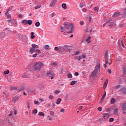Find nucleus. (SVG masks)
<instances>
[{"label": "nucleus", "mask_w": 126, "mask_h": 126, "mask_svg": "<svg viewBox=\"0 0 126 126\" xmlns=\"http://www.w3.org/2000/svg\"><path fill=\"white\" fill-rule=\"evenodd\" d=\"M91 36H88V37L86 39V42H87V43L88 44H89V43H91Z\"/></svg>", "instance_id": "16"}, {"label": "nucleus", "mask_w": 126, "mask_h": 126, "mask_svg": "<svg viewBox=\"0 0 126 126\" xmlns=\"http://www.w3.org/2000/svg\"><path fill=\"white\" fill-rule=\"evenodd\" d=\"M50 114L51 116H54V115H55V112L53 111H50Z\"/></svg>", "instance_id": "39"}, {"label": "nucleus", "mask_w": 126, "mask_h": 126, "mask_svg": "<svg viewBox=\"0 0 126 126\" xmlns=\"http://www.w3.org/2000/svg\"><path fill=\"white\" fill-rule=\"evenodd\" d=\"M80 24L81 25H83V24H84V22H83V21H81V22H80Z\"/></svg>", "instance_id": "61"}, {"label": "nucleus", "mask_w": 126, "mask_h": 126, "mask_svg": "<svg viewBox=\"0 0 126 126\" xmlns=\"http://www.w3.org/2000/svg\"><path fill=\"white\" fill-rule=\"evenodd\" d=\"M123 70H124V72H126V66H123Z\"/></svg>", "instance_id": "47"}, {"label": "nucleus", "mask_w": 126, "mask_h": 126, "mask_svg": "<svg viewBox=\"0 0 126 126\" xmlns=\"http://www.w3.org/2000/svg\"><path fill=\"white\" fill-rule=\"evenodd\" d=\"M74 28V25H73V24L65 22L63 24V27H61V32H64V30H69L70 29V31L67 33L68 34H70L73 32Z\"/></svg>", "instance_id": "1"}, {"label": "nucleus", "mask_w": 126, "mask_h": 126, "mask_svg": "<svg viewBox=\"0 0 126 126\" xmlns=\"http://www.w3.org/2000/svg\"><path fill=\"white\" fill-rule=\"evenodd\" d=\"M102 117L104 119V120H108L109 119V117H110V114H109L108 113H103L102 114Z\"/></svg>", "instance_id": "8"}, {"label": "nucleus", "mask_w": 126, "mask_h": 126, "mask_svg": "<svg viewBox=\"0 0 126 126\" xmlns=\"http://www.w3.org/2000/svg\"><path fill=\"white\" fill-rule=\"evenodd\" d=\"M109 122H110V123H112V122H114V118H110V119H109Z\"/></svg>", "instance_id": "51"}, {"label": "nucleus", "mask_w": 126, "mask_h": 126, "mask_svg": "<svg viewBox=\"0 0 126 126\" xmlns=\"http://www.w3.org/2000/svg\"><path fill=\"white\" fill-rule=\"evenodd\" d=\"M35 25L36 27H39L40 26V22H36Z\"/></svg>", "instance_id": "34"}, {"label": "nucleus", "mask_w": 126, "mask_h": 126, "mask_svg": "<svg viewBox=\"0 0 126 126\" xmlns=\"http://www.w3.org/2000/svg\"><path fill=\"white\" fill-rule=\"evenodd\" d=\"M4 73L5 74H8V73H9V70H6V71H5L4 72Z\"/></svg>", "instance_id": "46"}, {"label": "nucleus", "mask_w": 126, "mask_h": 126, "mask_svg": "<svg viewBox=\"0 0 126 126\" xmlns=\"http://www.w3.org/2000/svg\"><path fill=\"white\" fill-rule=\"evenodd\" d=\"M25 88L24 87H22L20 89H19V92H21V91H24Z\"/></svg>", "instance_id": "28"}, {"label": "nucleus", "mask_w": 126, "mask_h": 126, "mask_svg": "<svg viewBox=\"0 0 126 126\" xmlns=\"http://www.w3.org/2000/svg\"><path fill=\"white\" fill-rule=\"evenodd\" d=\"M94 11H97V12H98V11H99V8H98L97 7H95L94 8Z\"/></svg>", "instance_id": "35"}, {"label": "nucleus", "mask_w": 126, "mask_h": 126, "mask_svg": "<svg viewBox=\"0 0 126 126\" xmlns=\"http://www.w3.org/2000/svg\"><path fill=\"white\" fill-rule=\"evenodd\" d=\"M83 6H85V4L84 3H80V7H81V8H82V7H83Z\"/></svg>", "instance_id": "41"}, {"label": "nucleus", "mask_w": 126, "mask_h": 126, "mask_svg": "<svg viewBox=\"0 0 126 126\" xmlns=\"http://www.w3.org/2000/svg\"><path fill=\"white\" fill-rule=\"evenodd\" d=\"M37 53L33 55H32L33 58H36V57H37Z\"/></svg>", "instance_id": "59"}, {"label": "nucleus", "mask_w": 126, "mask_h": 126, "mask_svg": "<svg viewBox=\"0 0 126 126\" xmlns=\"http://www.w3.org/2000/svg\"><path fill=\"white\" fill-rule=\"evenodd\" d=\"M41 7V5H39L38 6H35L34 7V9H38V8H40Z\"/></svg>", "instance_id": "43"}, {"label": "nucleus", "mask_w": 126, "mask_h": 126, "mask_svg": "<svg viewBox=\"0 0 126 126\" xmlns=\"http://www.w3.org/2000/svg\"><path fill=\"white\" fill-rule=\"evenodd\" d=\"M104 58L105 60V63L106 64H108V63L111 62V56L108 54L107 50H105V51Z\"/></svg>", "instance_id": "3"}, {"label": "nucleus", "mask_w": 126, "mask_h": 126, "mask_svg": "<svg viewBox=\"0 0 126 126\" xmlns=\"http://www.w3.org/2000/svg\"><path fill=\"white\" fill-rule=\"evenodd\" d=\"M51 65H52V66H55V67H56V66H57V65H58V64L57 63L54 62V63H52L51 64Z\"/></svg>", "instance_id": "30"}, {"label": "nucleus", "mask_w": 126, "mask_h": 126, "mask_svg": "<svg viewBox=\"0 0 126 126\" xmlns=\"http://www.w3.org/2000/svg\"><path fill=\"white\" fill-rule=\"evenodd\" d=\"M38 116H40V117H44V116H45V114L42 112H40L38 113Z\"/></svg>", "instance_id": "22"}, {"label": "nucleus", "mask_w": 126, "mask_h": 126, "mask_svg": "<svg viewBox=\"0 0 126 126\" xmlns=\"http://www.w3.org/2000/svg\"><path fill=\"white\" fill-rule=\"evenodd\" d=\"M11 89L12 90H16V89H17V88L16 87H12L11 88Z\"/></svg>", "instance_id": "50"}, {"label": "nucleus", "mask_w": 126, "mask_h": 126, "mask_svg": "<svg viewBox=\"0 0 126 126\" xmlns=\"http://www.w3.org/2000/svg\"><path fill=\"white\" fill-rule=\"evenodd\" d=\"M49 99H50V100H52V99L54 98V96H53V95H50L48 96Z\"/></svg>", "instance_id": "36"}, {"label": "nucleus", "mask_w": 126, "mask_h": 126, "mask_svg": "<svg viewBox=\"0 0 126 126\" xmlns=\"http://www.w3.org/2000/svg\"><path fill=\"white\" fill-rule=\"evenodd\" d=\"M56 0H52L51 3H50V7H54L55 6V5L56 4Z\"/></svg>", "instance_id": "11"}, {"label": "nucleus", "mask_w": 126, "mask_h": 126, "mask_svg": "<svg viewBox=\"0 0 126 126\" xmlns=\"http://www.w3.org/2000/svg\"><path fill=\"white\" fill-rule=\"evenodd\" d=\"M70 46L68 45H64L63 46L60 47V53L61 54H63L64 51H67V50H70Z\"/></svg>", "instance_id": "4"}, {"label": "nucleus", "mask_w": 126, "mask_h": 126, "mask_svg": "<svg viewBox=\"0 0 126 126\" xmlns=\"http://www.w3.org/2000/svg\"><path fill=\"white\" fill-rule=\"evenodd\" d=\"M108 82H109V80L106 79L105 82L103 84V88H104V89H106V88L107 87V85H108Z\"/></svg>", "instance_id": "12"}, {"label": "nucleus", "mask_w": 126, "mask_h": 126, "mask_svg": "<svg viewBox=\"0 0 126 126\" xmlns=\"http://www.w3.org/2000/svg\"><path fill=\"white\" fill-rule=\"evenodd\" d=\"M109 23V24L108 25V26H109V27H113V25L114 24V23L111 22L110 21Z\"/></svg>", "instance_id": "31"}, {"label": "nucleus", "mask_w": 126, "mask_h": 126, "mask_svg": "<svg viewBox=\"0 0 126 126\" xmlns=\"http://www.w3.org/2000/svg\"><path fill=\"white\" fill-rule=\"evenodd\" d=\"M83 12H86V11H87V9L85 8H84L83 9Z\"/></svg>", "instance_id": "54"}, {"label": "nucleus", "mask_w": 126, "mask_h": 126, "mask_svg": "<svg viewBox=\"0 0 126 126\" xmlns=\"http://www.w3.org/2000/svg\"><path fill=\"white\" fill-rule=\"evenodd\" d=\"M34 104H39V101H34Z\"/></svg>", "instance_id": "64"}, {"label": "nucleus", "mask_w": 126, "mask_h": 126, "mask_svg": "<svg viewBox=\"0 0 126 126\" xmlns=\"http://www.w3.org/2000/svg\"><path fill=\"white\" fill-rule=\"evenodd\" d=\"M83 108H84V106H79V110H82V109H83Z\"/></svg>", "instance_id": "57"}, {"label": "nucleus", "mask_w": 126, "mask_h": 126, "mask_svg": "<svg viewBox=\"0 0 126 126\" xmlns=\"http://www.w3.org/2000/svg\"><path fill=\"white\" fill-rule=\"evenodd\" d=\"M122 46L123 47V48H125V44H124V41H122Z\"/></svg>", "instance_id": "55"}, {"label": "nucleus", "mask_w": 126, "mask_h": 126, "mask_svg": "<svg viewBox=\"0 0 126 126\" xmlns=\"http://www.w3.org/2000/svg\"><path fill=\"white\" fill-rule=\"evenodd\" d=\"M43 66H44L43 63L37 62L34 64L33 68L36 71H39V70H41V67H43Z\"/></svg>", "instance_id": "2"}, {"label": "nucleus", "mask_w": 126, "mask_h": 126, "mask_svg": "<svg viewBox=\"0 0 126 126\" xmlns=\"http://www.w3.org/2000/svg\"><path fill=\"white\" fill-rule=\"evenodd\" d=\"M12 114H13V112L12 111H11L10 112V114H9V117H10V116H12Z\"/></svg>", "instance_id": "53"}, {"label": "nucleus", "mask_w": 126, "mask_h": 126, "mask_svg": "<svg viewBox=\"0 0 126 126\" xmlns=\"http://www.w3.org/2000/svg\"><path fill=\"white\" fill-rule=\"evenodd\" d=\"M22 16H23V15H22L21 14L19 15V18H21V17H22Z\"/></svg>", "instance_id": "63"}, {"label": "nucleus", "mask_w": 126, "mask_h": 126, "mask_svg": "<svg viewBox=\"0 0 126 126\" xmlns=\"http://www.w3.org/2000/svg\"><path fill=\"white\" fill-rule=\"evenodd\" d=\"M38 113V110L37 109H34L32 111V114H37Z\"/></svg>", "instance_id": "33"}, {"label": "nucleus", "mask_w": 126, "mask_h": 126, "mask_svg": "<svg viewBox=\"0 0 126 126\" xmlns=\"http://www.w3.org/2000/svg\"><path fill=\"white\" fill-rule=\"evenodd\" d=\"M27 20H24L22 21V24H24V25H27Z\"/></svg>", "instance_id": "20"}, {"label": "nucleus", "mask_w": 126, "mask_h": 126, "mask_svg": "<svg viewBox=\"0 0 126 126\" xmlns=\"http://www.w3.org/2000/svg\"><path fill=\"white\" fill-rule=\"evenodd\" d=\"M68 78H72V74H69L68 75Z\"/></svg>", "instance_id": "44"}, {"label": "nucleus", "mask_w": 126, "mask_h": 126, "mask_svg": "<svg viewBox=\"0 0 126 126\" xmlns=\"http://www.w3.org/2000/svg\"><path fill=\"white\" fill-rule=\"evenodd\" d=\"M106 92H104V94L102 96L101 99L99 102L100 104H102V103H103V100L105 99V97H106Z\"/></svg>", "instance_id": "10"}, {"label": "nucleus", "mask_w": 126, "mask_h": 126, "mask_svg": "<svg viewBox=\"0 0 126 126\" xmlns=\"http://www.w3.org/2000/svg\"><path fill=\"white\" fill-rule=\"evenodd\" d=\"M76 83V81H72L70 82V85H74V84H75Z\"/></svg>", "instance_id": "29"}, {"label": "nucleus", "mask_w": 126, "mask_h": 126, "mask_svg": "<svg viewBox=\"0 0 126 126\" xmlns=\"http://www.w3.org/2000/svg\"><path fill=\"white\" fill-rule=\"evenodd\" d=\"M35 52L36 53H40V50H39V49H35Z\"/></svg>", "instance_id": "56"}, {"label": "nucleus", "mask_w": 126, "mask_h": 126, "mask_svg": "<svg viewBox=\"0 0 126 126\" xmlns=\"http://www.w3.org/2000/svg\"><path fill=\"white\" fill-rule=\"evenodd\" d=\"M32 48H31L30 52L31 54H33L34 51H35L36 49H39V46L36 45L35 44H32Z\"/></svg>", "instance_id": "6"}, {"label": "nucleus", "mask_w": 126, "mask_h": 126, "mask_svg": "<svg viewBox=\"0 0 126 126\" xmlns=\"http://www.w3.org/2000/svg\"><path fill=\"white\" fill-rule=\"evenodd\" d=\"M32 20H29L28 21H27V24H28L29 25H31L32 24Z\"/></svg>", "instance_id": "25"}, {"label": "nucleus", "mask_w": 126, "mask_h": 126, "mask_svg": "<svg viewBox=\"0 0 126 126\" xmlns=\"http://www.w3.org/2000/svg\"><path fill=\"white\" fill-rule=\"evenodd\" d=\"M97 110L99 111V112H101V111L103 110V108H102V107H98Z\"/></svg>", "instance_id": "42"}, {"label": "nucleus", "mask_w": 126, "mask_h": 126, "mask_svg": "<svg viewBox=\"0 0 126 126\" xmlns=\"http://www.w3.org/2000/svg\"><path fill=\"white\" fill-rule=\"evenodd\" d=\"M43 48L45 49V50H50L49 48H50V46H49L48 45H45Z\"/></svg>", "instance_id": "21"}, {"label": "nucleus", "mask_w": 126, "mask_h": 126, "mask_svg": "<svg viewBox=\"0 0 126 126\" xmlns=\"http://www.w3.org/2000/svg\"><path fill=\"white\" fill-rule=\"evenodd\" d=\"M121 87V85H117V86H115L114 87V88H115V89H118V88H120V87Z\"/></svg>", "instance_id": "45"}, {"label": "nucleus", "mask_w": 126, "mask_h": 126, "mask_svg": "<svg viewBox=\"0 0 126 126\" xmlns=\"http://www.w3.org/2000/svg\"><path fill=\"white\" fill-rule=\"evenodd\" d=\"M123 111H126V103H123Z\"/></svg>", "instance_id": "19"}, {"label": "nucleus", "mask_w": 126, "mask_h": 126, "mask_svg": "<svg viewBox=\"0 0 126 126\" xmlns=\"http://www.w3.org/2000/svg\"><path fill=\"white\" fill-rule=\"evenodd\" d=\"M62 7L64 9H66V4H65V3L62 4Z\"/></svg>", "instance_id": "26"}, {"label": "nucleus", "mask_w": 126, "mask_h": 126, "mask_svg": "<svg viewBox=\"0 0 126 126\" xmlns=\"http://www.w3.org/2000/svg\"><path fill=\"white\" fill-rule=\"evenodd\" d=\"M0 37L1 38H3V37H4V33H0Z\"/></svg>", "instance_id": "40"}, {"label": "nucleus", "mask_w": 126, "mask_h": 126, "mask_svg": "<svg viewBox=\"0 0 126 126\" xmlns=\"http://www.w3.org/2000/svg\"><path fill=\"white\" fill-rule=\"evenodd\" d=\"M31 39H34V38H35V35H34V32H32L31 33Z\"/></svg>", "instance_id": "23"}, {"label": "nucleus", "mask_w": 126, "mask_h": 126, "mask_svg": "<svg viewBox=\"0 0 126 126\" xmlns=\"http://www.w3.org/2000/svg\"><path fill=\"white\" fill-rule=\"evenodd\" d=\"M18 100H19V97L18 96L14 97L12 99V101H13L14 103H15V102H17Z\"/></svg>", "instance_id": "13"}, {"label": "nucleus", "mask_w": 126, "mask_h": 126, "mask_svg": "<svg viewBox=\"0 0 126 126\" xmlns=\"http://www.w3.org/2000/svg\"><path fill=\"white\" fill-rule=\"evenodd\" d=\"M52 18L54 17V16H56V13L53 12L51 15Z\"/></svg>", "instance_id": "38"}, {"label": "nucleus", "mask_w": 126, "mask_h": 126, "mask_svg": "<svg viewBox=\"0 0 126 126\" xmlns=\"http://www.w3.org/2000/svg\"><path fill=\"white\" fill-rule=\"evenodd\" d=\"M46 76L48 78H50L51 79H54V77L55 76V74H52V72L51 71H48L46 74Z\"/></svg>", "instance_id": "7"}, {"label": "nucleus", "mask_w": 126, "mask_h": 126, "mask_svg": "<svg viewBox=\"0 0 126 126\" xmlns=\"http://www.w3.org/2000/svg\"><path fill=\"white\" fill-rule=\"evenodd\" d=\"M119 110L118 109V108H116L115 110H114V113L115 114H118V111Z\"/></svg>", "instance_id": "48"}, {"label": "nucleus", "mask_w": 126, "mask_h": 126, "mask_svg": "<svg viewBox=\"0 0 126 126\" xmlns=\"http://www.w3.org/2000/svg\"><path fill=\"white\" fill-rule=\"evenodd\" d=\"M110 21H112V20H109V21H107L105 24L103 25V27H105L106 26V24H108Z\"/></svg>", "instance_id": "27"}, {"label": "nucleus", "mask_w": 126, "mask_h": 126, "mask_svg": "<svg viewBox=\"0 0 126 126\" xmlns=\"http://www.w3.org/2000/svg\"><path fill=\"white\" fill-rule=\"evenodd\" d=\"M54 49H55V50L56 51H59V52H60V47L59 48V47H55L54 48Z\"/></svg>", "instance_id": "37"}, {"label": "nucleus", "mask_w": 126, "mask_h": 126, "mask_svg": "<svg viewBox=\"0 0 126 126\" xmlns=\"http://www.w3.org/2000/svg\"><path fill=\"white\" fill-rule=\"evenodd\" d=\"M74 75H75L76 76H78V75H79V73H78V72H76L74 73Z\"/></svg>", "instance_id": "52"}, {"label": "nucleus", "mask_w": 126, "mask_h": 126, "mask_svg": "<svg viewBox=\"0 0 126 126\" xmlns=\"http://www.w3.org/2000/svg\"><path fill=\"white\" fill-rule=\"evenodd\" d=\"M86 58V56H85V55L81 56V59H85Z\"/></svg>", "instance_id": "49"}, {"label": "nucleus", "mask_w": 126, "mask_h": 126, "mask_svg": "<svg viewBox=\"0 0 126 126\" xmlns=\"http://www.w3.org/2000/svg\"><path fill=\"white\" fill-rule=\"evenodd\" d=\"M60 112L61 113H63V112H64V109H62L61 110H60Z\"/></svg>", "instance_id": "60"}, {"label": "nucleus", "mask_w": 126, "mask_h": 126, "mask_svg": "<svg viewBox=\"0 0 126 126\" xmlns=\"http://www.w3.org/2000/svg\"><path fill=\"white\" fill-rule=\"evenodd\" d=\"M120 14H121V13L119 11H117L116 12H115L114 14V15H113V17H118V16H119L120 15Z\"/></svg>", "instance_id": "14"}, {"label": "nucleus", "mask_w": 126, "mask_h": 126, "mask_svg": "<svg viewBox=\"0 0 126 126\" xmlns=\"http://www.w3.org/2000/svg\"><path fill=\"white\" fill-rule=\"evenodd\" d=\"M35 92L36 91L35 90H30V91H29V93H30L31 94H33V93H35Z\"/></svg>", "instance_id": "24"}, {"label": "nucleus", "mask_w": 126, "mask_h": 126, "mask_svg": "<svg viewBox=\"0 0 126 126\" xmlns=\"http://www.w3.org/2000/svg\"><path fill=\"white\" fill-rule=\"evenodd\" d=\"M99 69H100V65L97 64L95 67L94 70L92 72V75L94 77H96V75H97V73H98Z\"/></svg>", "instance_id": "5"}, {"label": "nucleus", "mask_w": 126, "mask_h": 126, "mask_svg": "<svg viewBox=\"0 0 126 126\" xmlns=\"http://www.w3.org/2000/svg\"><path fill=\"white\" fill-rule=\"evenodd\" d=\"M61 102H62V98H59L57 100L56 104L58 105L60 104L61 103Z\"/></svg>", "instance_id": "18"}, {"label": "nucleus", "mask_w": 126, "mask_h": 126, "mask_svg": "<svg viewBox=\"0 0 126 126\" xmlns=\"http://www.w3.org/2000/svg\"><path fill=\"white\" fill-rule=\"evenodd\" d=\"M115 102H116V99L115 98H112L110 100L111 104H115Z\"/></svg>", "instance_id": "17"}, {"label": "nucleus", "mask_w": 126, "mask_h": 126, "mask_svg": "<svg viewBox=\"0 0 126 126\" xmlns=\"http://www.w3.org/2000/svg\"><path fill=\"white\" fill-rule=\"evenodd\" d=\"M55 94H60L61 93V91L56 90L55 92Z\"/></svg>", "instance_id": "32"}, {"label": "nucleus", "mask_w": 126, "mask_h": 126, "mask_svg": "<svg viewBox=\"0 0 126 126\" xmlns=\"http://www.w3.org/2000/svg\"><path fill=\"white\" fill-rule=\"evenodd\" d=\"M8 11H10V9H8L7 10L6 12L5 13V15H6V16H7V17H8V18H10L11 17V16H10V14H8Z\"/></svg>", "instance_id": "15"}, {"label": "nucleus", "mask_w": 126, "mask_h": 126, "mask_svg": "<svg viewBox=\"0 0 126 126\" xmlns=\"http://www.w3.org/2000/svg\"><path fill=\"white\" fill-rule=\"evenodd\" d=\"M11 21H12V19H10L9 20H7V22H8V23H10V22H11Z\"/></svg>", "instance_id": "58"}, {"label": "nucleus", "mask_w": 126, "mask_h": 126, "mask_svg": "<svg viewBox=\"0 0 126 126\" xmlns=\"http://www.w3.org/2000/svg\"><path fill=\"white\" fill-rule=\"evenodd\" d=\"M108 73L111 74V73H112V71L111 70V69H108Z\"/></svg>", "instance_id": "62"}, {"label": "nucleus", "mask_w": 126, "mask_h": 126, "mask_svg": "<svg viewBox=\"0 0 126 126\" xmlns=\"http://www.w3.org/2000/svg\"><path fill=\"white\" fill-rule=\"evenodd\" d=\"M118 91L119 92H120V91H121V94H124V95H126V88L125 87L119 90Z\"/></svg>", "instance_id": "9"}]
</instances>
